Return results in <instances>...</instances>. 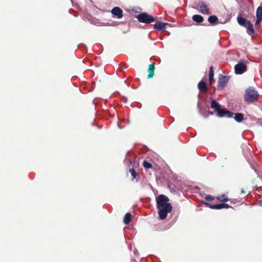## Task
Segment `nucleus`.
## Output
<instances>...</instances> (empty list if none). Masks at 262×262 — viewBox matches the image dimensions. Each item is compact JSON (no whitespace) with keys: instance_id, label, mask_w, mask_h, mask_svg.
<instances>
[{"instance_id":"2","label":"nucleus","mask_w":262,"mask_h":262,"mask_svg":"<svg viewBox=\"0 0 262 262\" xmlns=\"http://www.w3.org/2000/svg\"><path fill=\"white\" fill-rule=\"evenodd\" d=\"M211 107L214 110V111L217 113V115L219 117L226 116L228 118H232L234 114L232 112L221 109V105L214 99L211 101Z\"/></svg>"},{"instance_id":"11","label":"nucleus","mask_w":262,"mask_h":262,"mask_svg":"<svg viewBox=\"0 0 262 262\" xmlns=\"http://www.w3.org/2000/svg\"><path fill=\"white\" fill-rule=\"evenodd\" d=\"M198 86L200 91L202 93H206L208 91L206 83L203 80L199 83Z\"/></svg>"},{"instance_id":"22","label":"nucleus","mask_w":262,"mask_h":262,"mask_svg":"<svg viewBox=\"0 0 262 262\" xmlns=\"http://www.w3.org/2000/svg\"><path fill=\"white\" fill-rule=\"evenodd\" d=\"M129 172H130V173L134 179L136 178L137 173H136V170L134 168H130L129 169Z\"/></svg>"},{"instance_id":"24","label":"nucleus","mask_w":262,"mask_h":262,"mask_svg":"<svg viewBox=\"0 0 262 262\" xmlns=\"http://www.w3.org/2000/svg\"><path fill=\"white\" fill-rule=\"evenodd\" d=\"M222 206H223V208H231V206H230L229 205L226 204V203H222Z\"/></svg>"},{"instance_id":"15","label":"nucleus","mask_w":262,"mask_h":262,"mask_svg":"<svg viewBox=\"0 0 262 262\" xmlns=\"http://www.w3.org/2000/svg\"><path fill=\"white\" fill-rule=\"evenodd\" d=\"M192 19L194 21L198 24H200L204 21L203 17L198 14L193 15L192 17Z\"/></svg>"},{"instance_id":"16","label":"nucleus","mask_w":262,"mask_h":262,"mask_svg":"<svg viewBox=\"0 0 262 262\" xmlns=\"http://www.w3.org/2000/svg\"><path fill=\"white\" fill-rule=\"evenodd\" d=\"M214 76V72L213 70V67L211 66L209 68V82L210 85L212 84V83L214 81L213 79Z\"/></svg>"},{"instance_id":"8","label":"nucleus","mask_w":262,"mask_h":262,"mask_svg":"<svg viewBox=\"0 0 262 262\" xmlns=\"http://www.w3.org/2000/svg\"><path fill=\"white\" fill-rule=\"evenodd\" d=\"M229 80V77L228 76L220 75L218 81L219 85L217 86V89L219 90H223L227 85Z\"/></svg>"},{"instance_id":"27","label":"nucleus","mask_w":262,"mask_h":262,"mask_svg":"<svg viewBox=\"0 0 262 262\" xmlns=\"http://www.w3.org/2000/svg\"><path fill=\"white\" fill-rule=\"evenodd\" d=\"M209 114L211 115H213V113H212V112H209Z\"/></svg>"},{"instance_id":"19","label":"nucleus","mask_w":262,"mask_h":262,"mask_svg":"<svg viewBox=\"0 0 262 262\" xmlns=\"http://www.w3.org/2000/svg\"><path fill=\"white\" fill-rule=\"evenodd\" d=\"M216 199L219 201L223 202V203H226L229 201L228 198L225 194H222L220 196H218L216 197Z\"/></svg>"},{"instance_id":"13","label":"nucleus","mask_w":262,"mask_h":262,"mask_svg":"<svg viewBox=\"0 0 262 262\" xmlns=\"http://www.w3.org/2000/svg\"><path fill=\"white\" fill-rule=\"evenodd\" d=\"M205 205L212 209H221L223 208L222 203L216 205H212L209 203H203Z\"/></svg>"},{"instance_id":"12","label":"nucleus","mask_w":262,"mask_h":262,"mask_svg":"<svg viewBox=\"0 0 262 262\" xmlns=\"http://www.w3.org/2000/svg\"><path fill=\"white\" fill-rule=\"evenodd\" d=\"M155 70V63L153 62L149 65L148 72L149 73L147 78H151L154 75V72Z\"/></svg>"},{"instance_id":"18","label":"nucleus","mask_w":262,"mask_h":262,"mask_svg":"<svg viewBox=\"0 0 262 262\" xmlns=\"http://www.w3.org/2000/svg\"><path fill=\"white\" fill-rule=\"evenodd\" d=\"M132 216L129 213H127L123 219V222L125 224H128L132 220Z\"/></svg>"},{"instance_id":"4","label":"nucleus","mask_w":262,"mask_h":262,"mask_svg":"<svg viewBox=\"0 0 262 262\" xmlns=\"http://www.w3.org/2000/svg\"><path fill=\"white\" fill-rule=\"evenodd\" d=\"M237 21L238 24L247 29V32L249 35H253L255 33L253 24L246 18L243 17L241 15L237 17Z\"/></svg>"},{"instance_id":"21","label":"nucleus","mask_w":262,"mask_h":262,"mask_svg":"<svg viewBox=\"0 0 262 262\" xmlns=\"http://www.w3.org/2000/svg\"><path fill=\"white\" fill-rule=\"evenodd\" d=\"M143 165L145 168H151L152 167L151 164L147 161H144L143 163Z\"/></svg>"},{"instance_id":"14","label":"nucleus","mask_w":262,"mask_h":262,"mask_svg":"<svg viewBox=\"0 0 262 262\" xmlns=\"http://www.w3.org/2000/svg\"><path fill=\"white\" fill-rule=\"evenodd\" d=\"M208 20L209 23L213 26L215 25L218 23V18L215 15L210 16L208 18Z\"/></svg>"},{"instance_id":"3","label":"nucleus","mask_w":262,"mask_h":262,"mask_svg":"<svg viewBox=\"0 0 262 262\" xmlns=\"http://www.w3.org/2000/svg\"><path fill=\"white\" fill-rule=\"evenodd\" d=\"M259 94L254 87L250 86L247 88L244 94V100L249 103L254 102L258 99Z\"/></svg>"},{"instance_id":"5","label":"nucleus","mask_w":262,"mask_h":262,"mask_svg":"<svg viewBox=\"0 0 262 262\" xmlns=\"http://www.w3.org/2000/svg\"><path fill=\"white\" fill-rule=\"evenodd\" d=\"M138 20L142 23L149 24L155 21V18L151 15L143 12L137 16Z\"/></svg>"},{"instance_id":"25","label":"nucleus","mask_w":262,"mask_h":262,"mask_svg":"<svg viewBox=\"0 0 262 262\" xmlns=\"http://www.w3.org/2000/svg\"><path fill=\"white\" fill-rule=\"evenodd\" d=\"M261 20H262V18L256 17L255 25H258L259 24V23L261 21Z\"/></svg>"},{"instance_id":"1","label":"nucleus","mask_w":262,"mask_h":262,"mask_svg":"<svg viewBox=\"0 0 262 262\" xmlns=\"http://www.w3.org/2000/svg\"><path fill=\"white\" fill-rule=\"evenodd\" d=\"M169 201V198L164 194H160L156 198L157 208L161 220L165 219L167 214L172 211V207L168 203Z\"/></svg>"},{"instance_id":"10","label":"nucleus","mask_w":262,"mask_h":262,"mask_svg":"<svg viewBox=\"0 0 262 262\" xmlns=\"http://www.w3.org/2000/svg\"><path fill=\"white\" fill-rule=\"evenodd\" d=\"M167 25H169V24L167 23L157 21L154 25V28L158 31H163L165 29Z\"/></svg>"},{"instance_id":"6","label":"nucleus","mask_w":262,"mask_h":262,"mask_svg":"<svg viewBox=\"0 0 262 262\" xmlns=\"http://www.w3.org/2000/svg\"><path fill=\"white\" fill-rule=\"evenodd\" d=\"M196 9L202 14L208 15L210 13L208 5L203 1L198 3Z\"/></svg>"},{"instance_id":"26","label":"nucleus","mask_w":262,"mask_h":262,"mask_svg":"<svg viewBox=\"0 0 262 262\" xmlns=\"http://www.w3.org/2000/svg\"><path fill=\"white\" fill-rule=\"evenodd\" d=\"M241 191V193H243V194L246 193V191H245L244 188H242Z\"/></svg>"},{"instance_id":"20","label":"nucleus","mask_w":262,"mask_h":262,"mask_svg":"<svg viewBox=\"0 0 262 262\" xmlns=\"http://www.w3.org/2000/svg\"><path fill=\"white\" fill-rule=\"evenodd\" d=\"M256 17L262 18V6L260 5L256 10Z\"/></svg>"},{"instance_id":"17","label":"nucleus","mask_w":262,"mask_h":262,"mask_svg":"<svg viewBox=\"0 0 262 262\" xmlns=\"http://www.w3.org/2000/svg\"><path fill=\"white\" fill-rule=\"evenodd\" d=\"M234 118L237 122H241L244 120V115L242 113H236Z\"/></svg>"},{"instance_id":"23","label":"nucleus","mask_w":262,"mask_h":262,"mask_svg":"<svg viewBox=\"0 0 262 262\" xmlns=\"http://www.w3.org/2000/svg\"><path fill=\"white\" fill-rule=\"evenodd\" d=\"M214 198L210 195H207L205 196V199L207 201H212L213 200Z\"/></svg>"},{"instance_id":"7","label":"nucleus","mask_w":262,"mask_h":262,"mask_svg":"<svg viewBox=\"0 0 262 262\" xmlns=\"http://www.w3.org/2000/svg\"><path fill=\"white\" fill-rule=\"evenodd\" d=\"M235 72L237 74H242L246 71L247 66L244 60H241L235 66Z\"/></svg>"},{"instance_id":"9","label":"nucleus","mask_w":262,"mask_h":262,"mask_svg":"<svg viewBox=\"0 0 262 262\" xmlns=\"http://www.w3.org/2000/svg\"><path fill=\"white\" fill-rule=\"evenodd\" d=\"M112 13L118 18H121L123 16L122 10L118 7H114L112 10Z\"/></svg>"}]
</instances>
